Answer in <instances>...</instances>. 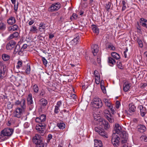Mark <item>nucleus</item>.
<instances>
[{
    "label": "nucleus",
    "instance_id": "nucleus-8",
    "mask_svg": "<svg viewBox=\"0 0 147 147\" xmlns=\"http://www.w3.org/2000/svg\"><path fill=\"white\" fill-rule=\"evenodd\" d=\"M16 42L14 40H11L6 45L7 50H10L14 48L16 46Z\"/></svg>",
    "mask_w": 147,
    "mask_h": 147
},
{
    "label": "nucleus",
    "instance_id": "nucleus-61",
    "mask_svg": "<svg viewBox=\"0 0 147 147\" xmlns=\"http://www.w3.org/2000/svg\"><path fill=\"white\" fill-rule=\"evenodd\" d=\"M52 136L51 134H49L48 135V136H47V138H48V140H51L52 139Z\"/></svg>",
    "mask_w": 147,
    "mask_h": 147
},
{
    "label": "nucleus",
    "instance_id": "nucleus-18",
    "mask_svg": "<svg viewBox=\"0 0 147 147\" xmlns=\"http://www.w3.org/2000/svg\"><path fill=\"white\" fill-rule=\"evenodd\" d=\"M137 128L138 131L141 133L144 132L146 129L145 126L143 125H140L138 126Z\"/></svg>",
    "mask_w": 147,
    "mask_h": 147
},
{
    "label": "nucleus",
    "instance_id": "nucleus-22",
    "mask_svg": "<svg viewBox=\"0 0 147 147\" xmlns=\"http://www.w3.org/2000/svg\"><path fill=\"white\" fill-rule=\"evenodd\" d=\"M19 29V27L18 26L16 25L15 24L9 27L8 30L9 31H15L18 30Z\"/></svg>",
    "mask_w": 147,
    "mask_h": 147
},
{
    "label": "nucleus",
    "instance_id": "nucleus-57",
    "mask_svg": "<svg viewBox=\"0 0 147 147\" xmlns=\"http://www.w3.org/2000/svg\"><path fill=\"white\" fill-rule=\"evenodd\" d=\"M14 38L17 37L19 35V34L18 32H16L13 34Z\"/></svg>",
    "mask_w": 147,
    "mask_h": 147
},
{
    "label": "nucleus",
    "instance_id": "nucleus-6",
    "mask_svg": "<svg viewBox=\"0 0 147 147\" xmlns=\"http://www.w3.org/2000/svg\"><path fill=\"white\" fill-rule=\"evenodd\" d=\"M94 129L95 131L97 132L100 136L105 138H108L107 134L104 129L100 127H96Z\"/></svg>",
    "mask_w": 147,
    "mask_h": 147
},
{
    "label": "nucleus",
    "instance_id": "nucleus-21",
    "mask_svg": "<svg viewBox=\"0 0 147 147\" xmlns=\"http://www.w3.org/2000/svg\"><path fill=\"white\" fill-rule=\"evenodd\" d=\"M94 147H102L101 141L98 140H94Z\"/></svg>",
    "mask_w": 147,
    "mask_h": 147
},
{
    "label": "nucleus",
    "instance_id": "nucleus-64",
    "mask_svg": "<svg viewBox=\"0 0 147 147\" xmlns=\"http://www.w3.org/2000/svg\"><path fill=\"white\" fill-rule=\"evenodd\" d=\"M61 102H57V105H56L55 106H58V107H59L60 106V105H61Z\"/></svg>",
    "mask_w": 147,
    "mask_h": 147
},
{
    "label": "nucleus",
    "instance_id": "nucleus-49",
    "mask_svg": "<svg viewBox=\"0 0 147 147\" xmlns=\"http://www.w3.org/2000/svg\"><path fill=\"white\" fill-rule=\"evenodd\" d=\"M45 24L43 23H40L39 25V26L40 27L42 28V29L45 30Z\"/></svg>",
    "mask_w": 147,
    "mask_h": 147
},
{
    "label": "nucleus",
    "instance_id": "nucleus-27",
    "mask_svg": "<svg viewBox=\"0 0 147 147\" xmlns=\"http://www.w3.org/2000/svg\"><path fill=\"white\" fill-rule=\"evenodd\" d=\"M15 47L13 51V54H16L18 52V53L20 50V46L19 45L16 44V46H15Z\"/></svg>",
    "mask_w": 147,
    "mask_h": 147
},
{
    "label": "nucleus",
    "instance_id": "nucleus-5",
    "mask_svg": "<svg viewBox=\"0 0 147 147\" xmlns=\"http://www.w3.org/2000/svg\"><path fill=\"white\" fill-rule=\"evenodd\" d=\"M46 126V124L40 123L36 125V130L42 135H43L45 132V128Z\"/></svg>",
    "mask_w": 147,
    "mask_h": 147
},
{
    "label": "nucleus",
    "instance_id": "nucleus-28",
    "mask_svg": "<svg viewBox=\"0 0 147 147\" xmlns=\"http://www.w3.org/2000/svg\"><path fill=\"white\" fill-rule=\"evenodd\" d=\"M27 47V45L26 44H24L23 45L22 47L20 49V51L18 53V54L19 55H21L22 53L24 51V50L26 49Z\"/></svg>",
    "mask_w": 147,
    "mask_h": 147
},
{
    "label": "nucleus",
    "instance_id": "nucleus-55",
    "mask_svg": "<svg viewBox=\"0 0 147 147\" xmlns=\"http://www.w3.org/2000/svg\"><path fill=\"white\" fill-rule=\"evenodd\" d=\"M47 102H40V104L44 107L47 105Z\"/></svg>",
    "mask_w": 147,
    "mask_h": 147
},
{
    "label": "nucleus",
    "instance_id": "nucleus-4",
    "mask_svg": "<svg viewBox=\"0 0 147 147\" xmlns=\"http://www.w3.org/2000/svg\"><path fill=\"white\" fill-rule=\"evenodd\" d=\"M119 135L116 134H113L111 142L115 147H117L119 145Z\"/></svg>",
    "mask_w": 147,
    "mask_h": 147
},
{
    "label": "nucleus",
    "instance_id": "nucleus-12",
    "mask_svg": "<svg viewBox=\"0 0 147 147\" xmlns=\"http://www.w3.org/2000/svg\"><path fill=\"white\" fill-rule=\"evenodd\" d=\"M91 105L93 107L99 108L102 106L103 104L102 102H91Z\"/></svg>",
    "mask_w": 147,
    "mask_h": 147
},
{
    "label": "nucleus",
    "instance_id": "nucleus-62",
    "mask_svg": "<svg viewBox=\"0 0 147 147\" xmlns=\"http://www.w3.org/2000/svg\"><path fill=\"white\" fill-rule=\"evenodd\" d=\"M147 84L146 83H144L142 84V85L140 86V88H144L146 86Z\"/></svg>",
    "mask_w": 147,
    "mask_h": 147
},
{
    "label": "nucleus",
    "instance_id": "nucleus-29",
    "mask_svg": "<svg viewBox=\"0 0 147 147\" xmlns=\"http://www.w3.org/2000/svg\"><path fill=\"white\" fill-rule=\"evenodd\" d=\"M2 58L5 61H8L10 58V56L7 54H4L2 55Z\"/></svg>",
    "mask_w": 147,
    "mask_h": 147
},
{
    "label": "nucleus",
    "instance_id": "nucleus-56",
    "mask_svg": "<svg viewBox=\"0 0 147 147\" xmlns=\"http://www.w3.org/2000/svg\"><path fill=\"white\" fill-rule=\"evenodd\" d=\"M93 101H101L100 98L97 97H95L93 99Z\"/></svg>",
    "mask_w": 147,
    "mask_h": 147
},
{
    "label": "nucleus",
    "instance_id": "nucleus-17",
    "mask_svg": "<svg viewBox=\"0 0 147 147\" xmlns=\"http://www.w3.org/2000/svg\"><path fill=\"white\" fill-rule=\"evenodd\" d=\"M105 105L107 106L111 111V112L113 114L115 113V111L113 109V107L111 103L110 102H105Z\"/></svg>",
    "mask_w": 147,
    "mask_h": 147
},
{
    "label": "nucleus",
    "instance_id": "nucleus-16",
    "mask_svg": "<svg viewBox=\"0 0 147 147\" xmlns=\"http://www.w3.org/2000/svg\"><path fill=\"white\" fill-rule=\"evenodd\" d=\"M92 49V52L94 56L96 55L98 51V45L95 44L94 45L92 46L91 47Z\"/></svg>",
    "mask_w": 147,
    "mask_h": 147
},
{
    "label": "nucleus",
    "instance_id": "nucleus-58",
    "mask_svg": "<svg viewBox=\"0 0 147 147\" xmlns=\"http://www.w3.org/2000/svg\"><path fill=\"white\" fill-rule=\"evenodd\" d=\"M14 38V37L13 34H11L9 36L7 40H9Z\"/></svg>",
    "mask_w": 147,
    "mask_h": 147
},
{
    "label": "nucleus",
    "instance_id": "nucleus-23",
    "mask_svg": "<svg viewBox=\"0 0 147 147\" xmlns=\"http://www.w3.org/2000/svg\"><path fill=\"white\" fill-rule=\"evenodd\" d=\"M5 72L4 67L0 69V79H3L5 76Z\"/></svg>",
    "mask_w": 147,
    "mask_h": 147
},
{
    "label": "nucleus",
    "instance_id": "nucleus-51",
    "mask_svg": "<svg viewBox=\"0 0 147 147\" xmlns=\"http://www.w3.org/2000/svg\"><path fill=\"white\" fill-rule=\"evenodd\" d=\"M94 73L95 78L100 77L99 74L97 70H95L94 71Z\"/></svg>",
    "mask_w": 147,
    "mask_h": 147
},
{
    "label": "nucleus",
    "instance_id": "nucleus-14",
    "mask_svg": "<svg viewBox=\"0 0 147 147\" xmlns=\"http://www.w3.org/2000/svg\"><path fill=\"white\" fill-rule=\"evenodd\" d=\"M131 84L128 81H126L124 82L123 84V90L125 92H127L131 86Z\"/></svg>",
    "mask_w": 147,
    "mask_h": 147
},
{
    "label": "nucleus",
    "instance_id": "nucleus-48",
    "mask_svg": "<svg viewBox=\"0 0 147 147\" xmlns=\"http://www.w3.org/2000/svg\"><path fill=\"white\" fill-rule=\"evenodd\" d=\"M101 88L104 93H105L106 92V91L105 86L102 85H101Z\"/></svg>",
    "mask_w": 147,
    "mask_h": 147
},
{
    "label": "nucleus",
    "instance_id": "nucleus-63",
    "mask_svg": "<svg viewBox=\"0 0 147 147\" xmlns=\"http://www.w3.org/2000/svg\"><path fill=\"white\" fill-rule=\"evenodd\" d=\"M45 92L44 91L42 90H41L40 94V95L43 96L45 94Z\"/></svg>",
    "mask_w": 147,
    "mask_h": 147
},
{
    "label": "nucleus",
    "instance_id": "nucleus-34",
    "mask_svg": "<svg viewBox=\"0 0 147 147\" xmlns=\"http://www.w3.org/2000/svg\"><path fill=\"white\" fill-rule=\"evenodd\" d=\"M122 11H123L125 10L126 8V2L125 1L123 0L122 1Z\"/></svg>",
    "mask_w": 147,
    "mask_h": 147
},
{
    "label": "nucleus",
    "instance_id": "nucleus-60",
    "mask_svg": "<svg viewBox=\"0 0 147 147\" xmlns=\"http://www.w3.org/2000/svg\"><path fill=\"white\" fill-rule=\"evenodd\" d=\"M65 19V17L63 16H61L60 19V21L61 22H63L64 21Z\"/></svg>",
    "mask_w": 147,
    "mask_h": 147
},
{
    "label": "nucleus",
    "instance_id": "nucleus-25",
    "mask_svg": "<svg viewBox=\"0 0 147 147\" xmlns=\"http://www.w3.org/2000/svg\"><path fill=\"white\" fill-rule=\"evenodd\" d=\"M112 57L116 60H118L120 58L119 55L116 52H113L111 53Z\"/></svg>",
    "mask_w": 147,
    "mask_h": 147
},
{
    "label": "nucleus",
    "instance_id": "nucleus-7",
    "mask_svg": "<svg viewBox=\"0 0 147 147\" xmlns=\"http://www.w3.org/2000/svg\"><path fill=\"white\" fill-rule=\"evenodd\" d=\"M46 116L45 115H42L38 117H37L35 119V121L39 123V124L43 123L46 124Z\"/></svg>",
    "mask_w": 147,
    "mask_h": 147
},
{
    "label": "nucleus",
    "instance_id": "nucleus-43",
    "mask_svg": "<svg viewBox=\"0 0 147 147\" xmlns=\"http://www.w3.org/2000/svg\"><path fill=\"white\" fill-rule=\"evenodd\" d=\"M70 99H73L75 101H77L78 100V99L76 98V96L75 94H73L71 95V96H70Z\"/></svg>",
    "mask_w": 147,
    "mask_h": 147
},
{
    "label": "nucleus",
    "instance_id": "nucleus-52",
    "mask_svg": "<svg viewBox=\"0 0 147 147\" xmlns=\"http://www.w3.org/2000/svg\"><path fill=\"white\" fill-rule=\"evenodd\" d=\"M58 106H55L54 112L55 113H58L59 112V107Z\"/></svg>",
    "mask_w": 147,
    "mask_h": 147
},
{
    "label": "nucleus",
    "instance_id": "nucleus-26",
    "mask_svg": "<svg viewBox=\"0 0 147 147\" xmlns=\"http://www.w3.org/2000/svg\"><path fill=\"white\" fill-rule=\"evenodd\" d=\"M92 29L94 33L98 34L99 32V29L95 25H93L92 27Z\"/></svg>",
    "mask_w": 147,
    "mask_h": 147
},
{
    "label": "nucleus",
    "instance_id": "nucleus-11",
    "mask_svg": "<svg viewBox=\"0 0 147 147\" xmlns=\"http://www.w3.org/2000/svg\"><path fill=\"white\" fill-rule=\"evenodd\" d=\"M104 113L107 114V115H105V116L109 121L111 123H113L114 121L113 119L112 118L111 114L110 113L109 111L105 110Z\"/></svg>",
    "mask_w": 147,
    "mask_h": 147
},
{
    "label": "nucleus",
    "instance_id": "nucleus-3",
    "mask_svg": "<svg viewBox=\"0 0 147 147\" xmlns=\"http://www.w3.org/2000/svg\"><path fill=\"white\" fill-rule=\"evenodd\" d=\"M13 129L12 128H7L1 131L0 134L2 138L3 137H10L13 134Z\"/></svg>",
    "mask_w": 147,
    "mask_h": 147
},
{
    "label": "nucleus",
    "instance_id": "nucleus-38",
    "mask_svg": "<svg viewBox=\"0 0 147 147\" xmlns=\"http://www.w3.org/2000/svg\"><path fill=\"white\" fill-rule=\"evenodd\" d=\"M108 48L109 49L113 50H114L115 49V47L113 46L112 44L111 43H108Z\"/></svg>",
    "mask_w": 147,
    "mask_h": 147
},
{
    "label": "nucleus",
    "instance_id": "nucleus-59",
    "mask_svg": "<svg viewBox=\"0 0 147 147\" xmlns=\"http://www.w3.org/2000/svg\"><path fill=\"white\" fill-rule=\"evenodd\" d=\"M35 21L34 20H31L29 22L28 24L30 26Z\"/></svg>",
    "mask_w": 147,
    "mask_h": 147
},
{
    "label": "nucleus",
    "instance_id": "nucleus-9",
    "mask_svg": "<svg viewBox=\"0 0 147 147\" xmlns=\"http://www.w3.org/2000/svg\"><path fill=\"white\" fill-rule=\"evenodd\" d=\"M60 7V4L59 3H54L49 8L51 11H57Z\"/></svg>",
    "mask_w": 147,
    "mask_h": 147
},
{
    "label": "nucleus",
    "instance_id": "nucleus-1",
    "mask_svg": "<svg viewBox=\"0 0 147 147\" xmlns=\"http://www.w3.org/2000/svg\"><path fill=\"white\" fill-rule=\"evenodd\" d=\"M16 103L18 105V107L13 112V114L14 117L20 118L22 116L26 107L25 102H16Z\"/></svg>",
    "mask_w": 147,
    "mask_h": 147
},
{
    "label": "nucleus",
    "instance_id": "nucleus-15",
    "mask_svg": "<svg viewBox=\"0 0 147 147\" xmlns=\"http://www.w3.org/2000/svg\"><path fill=\"white\" fill-rule=\"evenodd\" d=\"M100 124L103 125L105 129L106 130L110 128V126L108 122L105 120L101 119L100 121Z\"/></svg>",
    "mask_w": 147,
    "mask_h": 147
},
{
    "label": "nucleus",
    "instance_id": "nucleus-47",
    "mask_svg": "<svg viewBox=\"0 0 147 147\" xmlns=\"http://www.w3.org/2000/svg\"><path fill=\"white\" fill-rule=\"evenodd\" d=\"M140 138L141 140H143L145 142H147V136H142Z\"/></svg>",
    "mask_w": 147,
    "mask_h": 147
},
{
    "label": "nucleus",
    "instance_id": "nucleus-19",
    "mask_svg": "<svg viewBox=\"0 0 147 147\" xmlns=\"http://www.w3.org/2000/svg\"><path fill=\"white\" fill-rule=\"evenodd\" d=\"M129 111L130 113L135 112L136 109V107L135 105L132 103L129 104Z\"/></svg>",
    "mask_w": 147,
    "mask_h": 147
},
{
    "label": "nucleus",
    "instance_id": "nucleus-32",
    "mask_svg": "<svg viewBox=\"0 0 147 147\" xmlns=\"http://www.w3.org/2000/svg\"><path fill=\"white\" fill-rule=\"evenodd\" d=\"M28 104L30 110H32L34 107L33 102H28Z\"/></svg>",
    "mask_w": 147,
    "mask_h": 147
},
{
    "label": "nucleus",
    "instance_id": "nucleus-37",
    "mask_svg": "<svg viewBox=\"0 0 147 147\" xmlns=\"http://www.w3.org/2000/svg\"><path fill=\"white\" fill-rule=\"evenodd\" d=\"M78 16L75 13H74L72 16L70 18V19L72 21L74 20H76L77 19Z\"/></svg>",
    "mask_w": 147,
    "mask_h": 147
},
{
    "label": "nucleus",
    "instance_id": "nucleus-2",
    "mask_svg": "<svg viewBox=\"0 0 147 147\" xmlns=\"http://www.w3.org/2000/svg\"><path fill=\"white\" fill-rule=\"evenodd\" d=\"M33 143L36 145L35 147H44L43 138L40 136L36 134L33 139Z\"/></svg>",
    "mask_w": 147,
    "mask_h": 147
},
{
    "label": "nucleus",
    "instance_id": "nucleus-45",
    "mask_svg": "<svg viewBox=\"0 0 147 147\" xmlns=\"http://www.w3.org/2000/svg\"><path fill=\"white\" fill-rule=\"evenodd\" d=\"M7 106L8 109H10L12 108L13 105L11 104L10 102H8L7 103Z\"/></svg>",
    "mask_w": 147,
    "mask_h": 147
},
{
    "label": "nucleus",
    "instance_id": "nucleus-31",
    "mask_svg": "<svg viewBox=\"0 0 147 147\" xmlns=\"http://www.w3.org/2000/svg\"><path fill=\"white\" fill-rule=\"evenodd\" d=\"M6 28V25L3 22L0 23V30H3Z\"/></svg>",
    "mask_w": 147,
    "mask_h": 147
},
{
    "label": "nucleus",
    "instance_id": "nucleus-39",
    "mask_svg": "<svg viewBox=\"0 0 147 147\" xmlns=\"http://www.w3.org/2000/svg\"><path fill=\"white\" fill-rule=\"evenodd\" d=\"M37 29L36 28L35 26H33L31 28L30 31L33 33H35L37 30Z\"/></svg>",
    "mask_w": 147,
    "mask_h": 147
},
{
    "label": "nucleus",
    "instance_id": "nucleus-40",
    "mask_svg": "<svg viewBox=\"0 0 147 147\" xmlns=\"http://www.w3.org/2000/svg\"><path fill=\"white\" fill-rule=\"evenodd\" d=\"M79 36H78L76 37V38H74L72 40V42L74 43H76V44L77 42H78V40L79 39Z\"/></svg>",
    "mask_w": 147,
    "mask_h": 147
},
{
    "label": "nucleus",
    "instance_id": "nucleus-44",
    "mask_svg": "<svg viewBox=\"0 0 147 147\" xmlns=\"http://www.w3.org/2000/svg\"><path fill=\"white\" fill-rule=\"evenodd\" d=\"M27 101H32V95L31 94H29L27 98Z\"/></svg>",
    "mask_w": 147,
    "mask_h": 147
},
{
    "label": "nucleus",
    "instance_id": "nucleus-24",
    "mask_svg": "<svg viewBox=\"0 0 147 147\" xmlns=\"http://www.w3.org/2000/svg\"><path fill=\"white\" fill-rule=\"evenodd\" d=\"M140 109L141 115L142 117L144 116L146 114L145 108L141 106H140Z\"/></svg>",
    "mask_w": 147,
    "mask_h": 147
},
{
    "label": "nucleus",
    "instance_id": "nucleus-50",
    "mask_svg": "<svg viewBox=\"0 0 147 147\" xmlns=\"http://www.w3.org/2000/svg\"><path fill=\"white\" fill-rule=\"evenodd\" d=\"M138 42L139 44V47L141 48L143 46V44L142 41L141 40H138Z\"/></svg>",
    "mask_w": 147,
    "mask_h": 147
},
{
    "label": "nucleus",
    "instance_id": "nucleus-46",
    "mask_svg": "<svg viewBox=\"0 0 147 147\" xmlns=\"http://www.w3.org/2000/svg\"><path fill=\"white\" fill-rule=\"evenodd\" d=\"M111 6V3H108L106 5V8L107 11H109L110 9Z\"/></svg>",
    "mask_w": 147,
    "mask_h": 147
},
{
    "label": "nucleus",
    "instance_id": "nucleus-53",
    "mask_svg": "<svg viewBox=\"0 0 147 147\" xmlns=\"http://www.w3.org/2000/svg\"><path fill=\"white\" fill-rule=\"evenodd\" d=\"M120 106V102H116L115 107L117 109H119Z\"/></svg>",
    "mask_w": 147,
    "mask_h": 147
},
{
    "label": "nucleus",
    "instance_id": "nucleus-10",
    "mask_svg": "<svg viewBox=\"0 0 147 147\" xmlns=\"http://www.w3.org/2000/svg\"><path fill=\"white\" fill-rule=\"evenodd\" d=\"M115 130L113 131V133L116 134L117 135H119L121 132V126L118 123L115 124Z\"/></svg>",
    "mask_w": 147,
    "mask_h": 147
},
{
    "label": "nucleus",
    "instance_id": "nucleus-35",
    "mask_svg": "<svg viewBox=\"0 0 147 147\" xmlns=\"http://www.w3.org/2000/svg\"><path fill=\"white\" fill-rule=\"evenodd\" d=\"M33 89L34 92L35 93H37L38 92V86L36 84L34 85L33 87Z\"/></svg>",
    "mask_w": 147,
    "mask_h": 147
},
{
    "label": "nucleus",
    "instance_id": "nucleus-20",
    "mask_svg": "<svg viewBox=\"0 0 147 147\" xmlns=\"http://www.w3.org/2000/svg\"><path fill=\"white\" fill-rule=\"evenodd\" d=\"M7 22L8 24L10 25H12L15 24L16 22V20L14 17H11L7 20Z\"/></svg>",
    "mask_w": 147,
    "mask_h": 147
},
{
    "label": "nucleus",
    "instance_id": "nucleus-13",
    "mask_svg": "<svg viewBox=\"0 0 147 147\" xmlns=\"http://www.w3.org/2000/svg\"><path fill=\"white\" fill-rule=\"evenodd\" d=\"M121 141L122 143L126 142L128 139V136L125 132H123L121 136Z\"/></svg>",
    "mask_w": 147,
    "mask_h": 147
},
{
    "label": "nucleus",
    "instance_id": "nucleus-42",
    "mask_svg": "<svg viewBox=\"0 0 147 147\" xmlns=\"http://www.w3.org/2000/svg\"><path fill=\"white\" fill-rule=\"evenodd\" d=\"M22 62L21 61H19L18 62V65L16 66V67L18 69H19L22 66Z\"/></svg>",
    "mask_w": 147,
    "mask_h": 147
},
{
    "label": "nucleus",
    "instance_id": "nucleus-36",
    "mask_svg": "<svg viewBox=\"0 0 147 147\" xmlns=\"http://www.w3.org/2000/svg\"><path fill=\"white\" fill-rule=\"evenodd\" d=\"M30 71V66L28 64H27V68L25 70V72L27 74H29Z\"/></svg>",
    "mask_w": 147,
    "mask_h": 147
},
{
    "label": "nucleus",
    "instance_id": "nucleus-54",
    "mask_svg": "<svg viewBox=\"0 0 147 147\" xmlns=\"http://www.w3.org/2000/svg\"><path fill=\"white\" fill-rule=\"evenodd\" d=\"M100 77L95 78L96 83V84H98L100 83Z\"/></svg>",
    "mask_w": 147,
    "mask_h": 147
},
{
    "label": "nucleus",
    "instance_id": "nucleus-41",
    "mask_svg": "<svg viewBox=\"0 0 147 147\" xmlns=\"http://www.w3.org/2000/svg\"><path fill=\"white\" fill-rule=\"evenodd\" d=\"M42 60L43 62V64L45 66H47V64L48 62L47 60L45 59L44 57H42Z\"/></svg>",
    "mask_w": 147,
    "mask_h": 147
},
{
    "label": "nucleus",
    "instance_id": "nucleus-30",
    "mask_svg": "<svg viewBox=\"0 0 147 147\" xmlns=\"http://www.w3.org/2000/svg\"><path fill=\"white\" fill-rule=\"evenodd\" d=\"M108 62L109 64H111L112 65L116 63L115 60L111 57H109L108 58Z\"/></svg>",
    "mask_w": 147,
    "mask_h": 147
},
{
    "label": "nucleus",
    "instance_id": "nucleus-33",
    "mask_svg": "<svg viewBox=\"0 0 147 147\" xmlns=\"http://www.w3.org/2000/svg\"><path fill=\"white\" fill-rule=\"evenodd\" d=\"M57 125L59 128L61 129H63L65 127V124L63 123H58L57 124Z\"/></svg>",
    "mask_w": 147,
    "mask_h": 147
}]
</instances>
